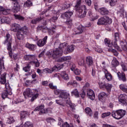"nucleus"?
Segmentation results:
<instances>
[{"instance_id":"nucleus-2","label":"nucleus","mask_w":127,"mask_h":127,"mask_svg":"<svg viewBox=\"0 0 127 127\" xmlns=\"http://www.w3.org/2000/svg\"><path fill=\"white\" fill-rule=\"evenodd\" d=\"M120 39V33L116 32L114 34V39L111 43V41L110 39L108 38H105L104 40V43L105 45L108 47H112V46H114L116 49L119 51V52H122L123 50L118 46V41Z\"/></svg>"},{"instance_id":"nucleus-59","label":"nucleus","mask_w":127,"mask_h":127,"mask_svg":"<svg viewBox=\"0 0 127 127\" xmlns=\"http://www.w3.org/2000/svg\"><path fill=\"white\" fill-rule=\"evenodd\" d=\"M2 14L4 15H7V14L9 13V10L4 8V10L2 11Z\"/></svg>"},{"instance_id":"nucleus-26","label":"nucleus","mask_w":127,"mask_h":127,"mask_svg":"<svg viewBox=\"0 0 127 127\" xmlns=\"http://www.w3.org/2000/svg\"><path fill=\"white\" fill-rule=\"evenodd\" d=\"M120 46L123 51L127 52V43L123 41H120Z\"/></svg>"},{"instance_id":"nucleus-9","label":"nucleus","mask_w":127,"mask_h":127,"mask_svg":"<svg viewBox=\"0 0 127 127\" xmlns=\"http://www.w3.org/2000/svg\"><path fill=\"white\" fill-rule=\"evenodd\" d=\"M98 84L100 89H101L102 90H106L107 93L110 95L112 88H113V85L111 84L107 83L105 81L100 82Z\"/></svg>"},{"instance_id":"nucleus-27","label":"nucleus","mask_w":127,"mask_h":127,"mask_svg":"<svg viewBox=\"0 0 127 127\" xmlns=\"http://www.w3.org/2000/svg\"><path fill=\"white\" fill-rule=\"evenodd\" d=\"M28 115H29V113H28V112L26 111H21L20 117L21 121H23V119H25V118H26Z\"/></svg>"},{"instance_id":"nucleus-39","label":"nucleus","mask_w":127,"mask_h":127,"mask_svg":"<svg viewBox=\"0 0 127 127\" xmlns=\"http://www.w3.org/2000/svg\"><path fill=\"white\" fill-rule=\"evenodd\" d=\"M5 87L6 88V90L8 91L9 92V95L11 96V95H12V92H11L12 89L10 87V86L9 85V83H5Z\"/></svg>"},{"instance_id":"nucleus-18","label":"nucleus","mask_w":127,"mask_h":127,"mask_svg":"<svg viewBox=\"0 0 127 127\" xmlns=\"http://www.w3.org/2000/svg\"><path fill=\"white\" fill-rule=\"evenodd\" d=\"M42 20H44V16H40L35 19H33L31 20V23L32 24H37L39 22H41Z\"/></svg>"},{"instance_id":"nucleus-47","label":"nucleus","mask_w":127,"mask_h":127,"mask_svg":"<svg viewBox=\"0 0 127 127\" xmlns=\"http://www.w3.org/2000/svg\"><path fill=\"white\" fill-rule=\"evenodd\" d=\"M71 94L75 96V97H76V98H79V92L78 91V90H77L76 89H74L71 92Z\"/></svg>"},{"instance_id":"nucleus-63","label":"nucleus","mask_w":127,"mask_h":127,"mask_svg":"<svg viewBox=\"0 0 127 127\" xmlns=\"http://www.w3.org/2000/svg\"><path fill=\"white\" fill-rule=\"evenodd\" d=\"M5 107L0 104V114H1L2 112H4V108Z\"/></svg>"},{"instance_id":"nucleus-40","label":"nucleus","mask_w":127,"mask_h":127,"mask_svg":"<svg viewBox=\"0 0 127 127\" xmlns=\"http://www.w3.org/2000/svg\"><path fill=\"white\" fill-rule=\"evenodd\" d=\"M112 67H114L115 68H116L117 66H119V65H120V62H119V61H118V60L115 59L113 60L112 62Z\"/></svg>"},{"instance_id":"nucleus-32","label":"nucleus","mask_w":127,"mask_h":127,"mask_svg":"<svg viewBox=\"0 0 127 127\" xmlns=\"http://www.w3.org/2000/svg\"><path fill=\"white\" fill-rule=\"evenodd\" d=\"M68 96H69V94L67 93L66 92L62 91L60 95V98L65 99L68 98Z\"/></svg>"},{"instance_id":"nucleus-10","label":"nucleus","mask_w":127,"mask_h":127,"mask_svg":"<svg viewBox=\"0 0 127 127\" xmlns=\"http://www.w3.org/2000/svg\"><path fill=\"white\" fill-rule=\"evenodd\" d=\"M12 0V3L14 4L12 10L13 12L16 13L20 10V4L18 0Z\"/></svg>"},{"instance_id":"nucleus-8","label":"nucleus","mask_w":127,"mask_h":127,"mask_svg":"<svg viewBox=\"0 0 127 127\" xmlns=\"http://www.w3.org/2000/svg\"><path fill=\"white\" fill-rule=\"evenodd\" d=\"M113 22V19L108 16L101 17L98 19L97 22L98 25H108L111 24Z\"/></svg>"},{"instance_id":"nucleus-44","label":"nucleus","mask_w":127,"mask_h":127,"mask_svg":"<svg viewBox=\"0 0 127 127\" xmlns=\"http://www.w3.org/2000/svg\"><path fill=\"white\" fill-rule=\"evenodd\" d=\"M9 95V92L7 90H4L2 93V98L4 99L5 98H7V96Z\"/></svg>"},{"instance_id":"nucleus-53","label":"nucleus","mask_w":127,"mask_h":127,"mask_svg":"<svg viewBox=\"0 0 127 127\" xmlns=\"http://www.w3.org/2000/svg\"><path fill=\"white\" fill-rule=\"evenodd\" d=\"M58 15L56 14L50 19V20H52V21H56V20L58 19Z\"/></svg>"},{"instance_id":"nucleus-42","label":"nucleus","mask_w":127,"mask_h":127,"mask_svg":"<svg viewBox=\"0 0 127 127\" xmlns=\"http://www.w3.org/2000/svg\"><path fill=\"white\" fill-rule=\"evenodd\" d=\"M36 61L30 62L29 64H31V63H33V64H35V67H36L37 68H38V67H39L40 66V63H39L37 59H36Z\"/></svg>"},{"instance_id":"nucleus-35","label":"nucleus","mask_w":127,"mask_h":127,"mask_svg":"<svg viewBox=\"0 0 127 127\" xmlns=\"http://www.w3.org/2000/svg\"><path fill=\"white\" fill-rule=\"evenodd\" d=\"M119 88L120 89H121L123 91V92H124V93H126L127 94V85L121 84L120 85Z\"/></svg>"},{"instance_id":"nucleus-4","label":"nucleus","mask_w":127,"mask_h":127,"mask_svg":"<svg viewBox=\"0 0 127 127\" xmlns=\"http://www.w3.org/2000/svg\"><path fill=\"white\" fill-rule=\"evenodd\" d=\"M23 95L25 99H27V98H32L30 99L31 102H34V100H36V99H37L39 96V94L38 93L36 94H33L32 90L29 88L26 89V90L23 93Z\"/></svg>"},{"instance_id":"nucleus-16","label":"nucleus","mask_w":127,"mask_h":127,"mask_svg":"<svg viewBox=\"0 0 127 127\" xmlns=\"http://www.w3.org/2000/svg\"><path fill=\"white\" fill-rule=\"evenodd\" d=\"M98 11L101 14V15H109L110 11L106 7H101L98 9Z\"/></svg>"},{"instance_id":"nucleus-51","label":"nucleus","mask_w":127,"mask_h":127,"mask_svg":"<svg viewBox=\"0 0 127 127\" xmlns=\"http://www.w3.org/2000/svg\"><path fill=\"white\" fill-rule=\"evenodd\" d=\"M47 113H48V108H46V109H43L42 110H41V111H40L39 112V115H44V114H47Z\"/></svg>"},{"instance_id":"nucleus-20","label":"nucleus","mask_w":127,"mask_h":127,"mask_svg":"<svg viewBox=\"0 0 127 127\" xmlns=\"http://www.w3.org/2000/svg\"><path fill=\"white\" fill-rule=\"evenodd\" d=\"M105 77L107 81H112L113 80V75L111 74L107 69H104Z\"/></svg>"},{"instance_id":"nucleus-58","label":"nucleus","mask_w":127,"mask_h":127,"mask_svg":"<svg viewBox=\"0 0 127 127\" xmlns=\"http://www.w3.org/2000/svg\"><path fill=\"white\" fill-rule=\"evenodd\" d=\"M52 7V6H50L48 8V9H45L42 12V13H41L42 15L43 14H45V13H46V12H48V11H49L51 9Z\"/></svg>"},{"instance_id":"nucleus-34","label":"nucleus","mask_w":127,"mask_h":127,"mask_svg":"<svg viewBox=\"0 0 127 127\" xmlns=\"http://www.w3.org/2000/svg\"><path fill=\"white\" fill-rule=\"evenodd\" d=\"M31 69V65H30V64L29 63L26 64V66L23 67V70L24 72H29Z\"/></svg>"},{"instance_id":"nucleus-46","label":"nucleus","mask_w":127,"mask_h":127,"mask_svg":"<svg viewBox=\"0 0 127 127\" xmlns=\"http://www.w3.org/2000/svg\"><path fill=\"white\" fill-rule=\"evenodd\" d=\"M79 95L82 99H84V98L86 97V91H85V89H83L81 90L79 92Z\"/></svg>"},{"instance_id":"nucleus-3","label":"nucleus","mask_w":127,"mask_h":127,"mask_svg":"<svg viewBox=\"0 0 127 127\" xmlns=\"http://www.w3.org/2000/svg\"><path fill=\"white\" fill-rule=\"evenodd\" d=\"M82 0H77L76 4L75 6V9L77 12H78V17L79 18H84L87 14V9H86V5H81Z\"/></svg>"},{"instance_id":"nucleus-56","label":"nucleus","mask_w":127,"mask_h":127,"mask_svg":"<svg viewBox=\"0 0 127 127\" xmlns=\"http://www.w3.org/2000/svg\"><path fill=\"white\" fill-rule=\"evenodd\" d=\"M85 61L84 59H81L78 62V65L80 66H85Z\"/></svg>"},{"instance_id":"nucleus-1","label":"nucleus","mask_w":127,"mask_h":127,"mask_svg":"<svg viewBox=\"0 0 127 127\" xmlns=\"http://www.w3.org/2000/svg\"><path fill=\"white\" fill-rule=\"evenodd\" d=\"M64 47H66V44L65 43L61 44L59 49L47 52L45 55L49 59H58L59 57L62 56Z\"/></svg>"},{"instance_id":"nucleus-48","label":"nucleus","mask_w":127,"mask_h":127,"mask_svg":"<svg viewBox=\"0 0 127 127\" xmlns=\"http://www.w3.org/2000/svg\"><path fill=\"white\" fill-rule=\"evenodd\" d=\"M24 127H33V124L32 123L27 121L24 124Z\"/></svg>"},{"instance_id":"nucleus-13","label":"nucleus","mask_w":127,"mask_h":127,"mask_svg":"<svg viewBox=\"0 0 127 127\" xmlns=\"http://www.w3.org/2000/svg\"><path fill=\"white\" fill-rule=\"evenodd\" d=\"M119 101L123 105H127V95L126 94H121L119 97Z\"/></svg>"},{"instance_id":"nucleus-29","label":"nucleus","mask_w":127,"mask_h":127,"mask_svg":"<svg viewBox=\"0 0 127 127\" xmlns=\"http://www.w3.org/2000/svg\"><path fill=\"white\" fill-rule=\"evenodd\" d=\"M85 112L90 118L93 116V111H92V109L90 107H86L85 109Z\"/></svg>"},{"instance_id":"nucleus-21","label":"nucleus","mask_w":127,"mask_h":127,"mask_svg":"<svg viewBox=\"0 0 127 127\" xmlns=\"http://www.w3.org/2000/svg\"><path fill=\"white\" fill-rule=\"evenodd\" d=\"M24 59L26 61H31L32 60H35L36 59V56L35 55H26L24 56Z\"/></svg>"},{"instance_id":"nucleus-23","label":"nucleus","mask_w":127,"mask_h":127,"mask_svg":"<svg viewBox=\"0 0 127 127\" xmlns=\"http://www.w3.org/2000/svg\"><path fill=\"white\" fill-rule=\"evenodd\" d=\"M25 47L29 49L31 51H34L35 50V47H36V45L31 44L28 43H27L25 44Z\"/></svg>"},{"instance_id":"nucleus-19","label":"nucleus","mask_w":127,"mask_h":127,"mask_svg":"<svg viewBox=\"0 0 127 127\" xmlns=\"http://www.w3.org/2000/svg\"><path fill=\"white\" fill-rule=\"evenodd\" d=\"M117 76L120 81H123V82H127V77H126V73H125V72H122L121 73L120 72H118L117 73Z\"/></svg>"},{"instance_id":"nucleus-64","label":"nucleus","mask_w":127,"mask_h":127,"mask_svg":"<svg viewBox=\"0 0 127 127\" xmlns=\"http://www.w3.org/2000/svg\"><path fill=\"white\" fill-rule=\"evenodd\" d=\"M121 66H122V69L124 72L126 71H127V66H126L124 64H122Z\"/></svg>"},{"instance_id":"nucleus-55","label":"nucleus","mask_w":127,"mask_h":127,"mask_svg":"<svg viewBox=\"0 0 127 127\" xmlns=\"http://www.w3.org/2000/svg\"><path fill=\"white\" fill-rule=\"evenodd\" d=\"M83 33V30L82 29V26L77 28V32L75 34H82Z\"/></svg>"},{"instance_id":"nucleus-36","label":"nucleus","mask_w":127,"mask_h":127,"mask_svg":"<svg viewBox=\"0 0 127 127\" xmlns=\"http://www.w3.org/2000/svg\"><path fill=\"white\" fill-rule=\"evenodd\" d=\"M75 48H74V45H71V46H68L65 48L66 52L70 53V52H73Z\"/></svg>"},{"instance_id":"nucleus-14","label":"nucleus","mask_w":127,"mask_h":127,"mask_svg":"<svg viewBox=\"0 0 127 127\" xmlns=\"http://www.w3.org/2000/svg\"><path fill=\"white\" fill-rule=\"evenodd\" d=\"M73 15V13L72 11H66L64 12V13L62 14L61 17L62 18H63V19H70L71 18V16Z\"/></svg>"},{"instance_id":"nucleus-49","label":"nucleus","mask_w":127,"mask_h":127,"mask_svg":"<svg viewBox=\"0 0 127 127\" xmlns=\"http://www.w3.org/2000/svg\"><path fill=\"white\" fill-rule=\"evenodd\" d=\"M72 6V4H68L67 3H64V6L62 7V9L65 10V9H67V8H70V7Z\"/></svg>"},{"instance_id":"nucleus-45","label":"nucleus","mask_w":127,"mask_h":127,"mask_svg":"<svg viewBox=\"0 0 127 127\" xmlns=\"http://www.w3.org/2000/svg\"><path fill=\"white\" fill-rule=\"evenodd\" d=\"M111 115H112V113L110 112L103 113L101 115V118H102V119H105V118H107V117H110Z\"/></svg>"},{"instance_id":"nucleus-17","label":"nucleus","mask_w":127,"mask_h":127,"mask_svg":"<svg viewBox=\"0 0 127 127\" xmlns=\"http://www.w3.org/2000/svg\"><path fill=\"white\" fill-rule=\"evenodd\" d=\"M87 95L90 99V100H92V101H94L95 100V98H96V96L95 95V93L94 92V91L92 89H87Z\"/></svg>"},{"instance_id":"nucleus-5","label":"nucleus","mask_w":127,"mask_h":127,"mask_svg":"<svg viewBox=\"0 0 127 127\" xmlns=\"http://www.w3.org/2000/svg\"><path fill=\"white\" fill-rule=\"evenodd\" d=\"M5 40L4 41L3 44H7V49L9 51V55L10 58H12V49L11 48V44L12 43V40L10 37V34L7 33L5 36Z\"/></svg>"},{"instance_id":"nucleus-50","label":"nucleus","mask_w":127,"mask_h":127,"mask_svg":"<svg viewBox=\"0 0 127 127\" xmlns=\"http://www.w3.org/2000/svg\"><path fill=\"white\" fill-rule=\"evenodd\" d=\"M60 127H74V126H73V124L69 125L67 122H64L62 126H60Z\"/></svg>"},{"instance_id":"nucleus-37","label":"nucleus","mask_w":127,"mask_h":127,"mask_svg":"<svg viewBox=\"0 0 127 127\" xmlns=\"http://www.w3.org/2000/svg\"><path fill=\"white\" fill-rule=\"evenodd\" d=\"M45 106L44 104H41L39 106H37L35 108L34 111V112H41V111H42L43 109H44Z\"/></svg>"},{"instance_id":"nucleus-6","label":"nucleus","mask_w":127,"mask_h":127,"mask_svg":"<svg viewBox=\"0 0 127 127\" xmlns=\"http://www.w3.org/2000/svg\"><path fill=\"white\" fill-rule=\"evenodd\" d=\"M29 33L28 27L24 26L20 29V30L16 32V36L18 40H22L24 39V35Z\"/></svg>"},{"instance_id":"nucleus-60","label":"nucleus","mask_w":127,"mask_h":127,"mask_svg":"<svg viewBox=\"0 0 127 127\" xmlns=\"http://www.w3.org/2000/svg\"><path fill=\"white\" fill-rule=\"evenodd\" d=\"M74 73L75 75H78L80 74L81 73V70H80V69H78V68H76L74 70Z\"/></svg>"},{"instance_id":"nucleus-11","label":"nucleus","mask_w":127,"mask_h":127,"mask_svg":"<svg viewBox=\"0 0 127 127\" xmlns=\"http://www.w3.org/2000/svg\"><path fill=\"white\" fill-rule=\"evenodd\" d=\"M108 97H110V93H106L105 92H101L98 95V99L101 102H104V101H106Z\"/></svg>"},{"instance_id":"nucleus-41","label":"nucleus","mask_w":127,"mask_h":127,"mask_svg":"<svg viewBox=\"0 0 127 127\" xmlns=\"http://www.w3.org/2000/svg\"><path fill=\"white\" fill-rule=\"evenodd\" d=\"M15 19H18V20H21V21H24L25 18L24 17L17 14H14Z\"/></svg>"},{"instance_id":"nucleus-30","label":"nucleus","mask_w":127,"mask_h":127,"mask_svg":"<svg viewBox=\"0 0 127 127\" xmlns=\"http://www.w3.org/2000/svg\"><path fill=\"white\" fill-rule=\"evenodd\" d=\"M71 57L67 56V57H63L58 60L59 62H64V61H68L69 60H71Z\"/></svg>"},{"instance_id":"nucleus-31","label":"nucleus","mask_w":127,"mask_h":127,"mask_svg":"<svg viewBox=\"0 0 127 127\" xmlns=\"http://www.w3.org/2000/svg\"><path fill=\"white\" fill-rule=\"evenodd\" d=\"M0 21L2 23H8L9 22V18L5 16H1Z\"/></svg>"},{"instance_id":"nucleus-43","label":"nucleus","mask_w":127,"mask_h":127,"mask_svg":"<svg viewBox=\"0 0 127 127\" xmlns=\"http://www.w3.org/2000/svg\"><path fill=\"white\" fill-rule=\"evenodd\" d=\"M3 69H4V63L2 60H1L0 58V75L1 74V72Z\"/></svg>"},{"instance_id":"nucleus-33","label":"nucleus","mask_w":127,"mask_h":127,"mask_svg":"<svg viewBox=\"0 0 127 127\" xmlns=\"http://www.w3.org/2000/svg\"><path fill=\"white\" fill-rule=\"evenodd\" d=\"M32 1L31 0H27L24 2L23 6L24 7H30V6H32Z\"/></svg>"},{"instance_id":"nucleus-12","label":"nucleus","mask_w":127,"mask_h":127,"mask_svg":"<svg viewBox=\"0 0 127 127\" xmlns=\"http://www.w3.org/2000/svg\"><path fill=\"white\" fill-rule=\"evenodd\" d=\"M48 38V36H46L43 39L39 40L37 43V45H38L39 47H43V46L46 44Z\"/></svg>"},{"instance_id":"nucleus-62","label":"nucleus","mask_w":127,"mask_h":127,"mask_svg":"<svg viewBox=\"0 0 127 127\" xmlns=\"http://www.w3.org/2000/svg\"><path fill=\"white\" fill-rule=\"evenodd\" d=\"M37 73L39 74V75L40 76H43V71H42V70L39 69V68H38L37 69Z\"/></svg>"},{"instance_id":"nucleus-54","label":"nucleus","mask_w":127,"mask_h":127,"mask_svg":"<svg viewBox=\"0 0 127 127\" xmlns=\"http://www.w3.org/2000/svg\"><path fill=\"white\" fill-rule=\"evenodd\" d=\"M53 35L55 38H58L60 35V33H56L55 31H53Z\"/></svg>"},{"instance_id":"nucleus-57","label":"nucleus","mask_w":127,"mask_h":127,"mask_svg":"<svg viewBox=\"0 0 127 127\" xmlns=\"http://www.w3.org/2000/svg\"><path fill=\"white\" fill-rule=\"evenodd\" d=\"M49 87L50 89H52V90H56L57 89V86L53 85V83H50L49 84Z\"/></svg>"},{"instance_id":"nucleus-25","label":"nucleus","mask_w":127,"mask_h":127,"mask_svg":"<svg viewBox=\"0 0 127 127\" xmlns=\"http://www.w3.org/2000/svg\"><path fill=\"white\" fill-rule=\"evenodd\" d=\"M61 76L65 81H68L69 80V76H68V74L65 71L61 72Z\"/></svg>"},{"instance_id":"nucleus-7","label":"nucleus","mask_w":127,"mask_h":127,"mask_svg":"<svg viewBox=\"0 0 127 127\" xmlns=\"http://www.w3.org/2000/svg\"><path fill=\"white\" fill-rule=\"evenodd\" d=\"M127 112L123 109L113 111L112 112V117L116 120H121L126 116Z\"/></svg>"},{"instance_id":"nucleus-24","label":"nucleus","mask_w":127,"mask_h":127,"mask_svg":"<svg viewBox=\"0 0 127 127\" xmlns=\"http://www.w3.org/2000/svg\"><path fill=\"white\" fill-rule=\"evenodd\" d=\"M86 63L88 67H90L93 65V58L91 57L88 56L86 58Z\"/></svg>"},{"instance_id":"nucleus-15","label":"nucleus","mask_w":127,"mask_h":127,"mask_svg":"<svg viewBox=\"0 0 127 127\" xmlns=\"http://www.w3.org/2000/svg\"><path fill=\"white\" fill-rule=\"evenodd\" d=\"M21 29L20 25L18 24L14 23L11 25V30L12 31H14V32H17V31H19Z\"/></svg>"},{"instance_id":"nucleus-61","label":"nucleus","mask_w":127,"mask_h":127,"mask_svg":"<svg viewBox=\"0 0 127 127\" xmlns=\"http://www.w3.org/2000/svg\"><path fill=\"white\" fill-rule=\"evenodd\" d=\"M94 50H95V51L96 52H98V53H102V52H103V50H102V49L101 48H94Z\"/></svg>"},{"instance_id":"nucleus-38","label":"nucleus","mask_w":127,"mask_h":127,"mask_svg":"<svg viewBox=\"0 0 127 127\" xmlns=\"http://www.w3.org/2000/svg\"><path fill=\"white\" fill-rule=\"evenodd\" d=\"M65 23L68 28H71L72 27V25H73L72 21L71 19L66 20Z\"/></svg>"},{"instance_id":"nucleus-52","label":"nucleus","mask_w":127,"mask_h":127,"mask_svg":"<svg viewBox=\"0 0 127 127\" xmlns=\"http://www.w3.org/2000/svg\"><path fill=\"white\" fill-rule=\"evenodd\" d=\"M105 2L106 3H110L111 6H114V4L115 3V1L113 0H105Z\"/></svg>"},{"instance_id":"nucleus-28","label":"nucleus","mask_w":127,"mask_h":127,"mask_svg":"<svg viewBox=\"0 0 127 127\" xmlns=\"http://www.w3.org/2000/svg\"><path fill=\"white\" fill-rule=\"evenodd\" d=\"M15 122V120L14 119V117L13 116H9L8 118H7L6 123L9 125H11L14 124Z\"/></svg>"},{"instance_id":"nucleus-22","label":"nucleus","mask_w":127,"mask_h":127,"mask_svg":"<svg viewBox=\"0 0 127 127\" xmlns=\"http://www.w3.org/2000/svg\"><path fill=\"white\" fill-rule=\"evenodd\" d=\"M6 72H4L0 76V84L2 85H4L5 83H6Z\"/></svg>"}]
</instances>
